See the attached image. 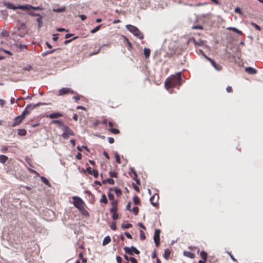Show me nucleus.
<instances>
[{
	"label": "nucleus",
	"instance_id": "nucleus-5",
	"mask_svg": "<svg viewBox=\"0 0 263 263\" xmlns=\"http://www.w3.org/2000/svg\"><path fill=\"white\" fill-rule=\"evenodd\" d=\"M63 131L62 137L65 139H68L69 136L74 135L73 132L67 125H65L62 128Z\"/></svg>",
	"mask_w": 263,
	"mask_h": 263
},
{
	"label": "nucleus",
	"instance_id": "nucleus-29",
	"mask_svg": "<svg viewBox=\"0 0 263 263\" xmlns=\"http://www.w3.org/2000/svg\"><path fill=\"white\" fill-rule=\"evenodd\" d=\"M133 201L135 204L136 205H140V200L139 197L136 195L133 198Z\"/></svg>",
	"mask_w": 263,
	"mask_h": 263
},
{
	"label": "nucleus",
	"instance_id": "nucleus-15",
	"mask_svg": "<svg viewBox=\"0 0 263 263\" xmlns=\"http://www.w3.org/2000/svg\"><path fill=\"white\" fill-rule=\"evenodd\" d=\"M111 204L112 205V208L110 210V212H117L118 210L117 205H118V201H111Z\"/></svg>",
	"mask_w": 263,
	"mask_h": 263
},
{
	"label": "nucleus",
	"instance_id": "nucleus-54",
	"mask_svg": "<svg viewBox=\"0 0 263 263\" xmlns=\"http://www.w3.org/2000/svg\"><path fill=\"white\" fill-rule=\"evenodd\" d=\"M126 210L131 211V203L130 202H128V204H127V205L126 206Z\"/></svg>",
	"mask_w": 263,
	"mask_h": 263
},
{
	"label": "nucleus",
	"instance_id": "nucleus-53",
	"mask_svg": "<svg viewBox=\"0 0 263 263\" xmlns=\"http://www.w3.org/2000/svg\"><path fill=\"white\" fill-rule=\"evenodd\" d=\"M110 228L115 231L116 230V222H112L110 226Z\"/></svg>",
	"mask_w": 263,
	"mask_h": 263
},
{
	"label": "nucleus",
	"instance_id": "nucleus-60",
	"mask_svg": "<svg viewBox=\"0 0 263 263\" xmlns=\"http://www.w3.org/2000/svg\"><path fill=\"white\" fill-rule=\"evenodd\" d=\"M52 40H53L54 42L57 41H58V35H57V34H53Z\"/></svg>",
	"mask_w": 263,
	"mask_h": 263
},
{
	"label": "nucleus",
	"instance_id": "nucleus-23",
	"mask_svg": "<svg viewBox=\"0 0 263 263\" xmlns=\"http://www.w3.org/2000/svg\"><path fill=\"white\" fill-rule=\"evenodd\" d=\"M111 241L110 237L109 236H106L103 241L102 245L103 246H105L109 243Z\"/></svg>",
	"mask_w": 263,
	"mask_h": 263
},
{
	"label": "nucleus",
	"instance_id": "nucleus-38",
	"mask_svg": "<svg viewBox=\"0 0 263 263\" xmlns=\"http://www.w3.org/2000/svg\"><path fill=\"white\" fill-rule=\"evenodd\" d=\"M145 235L143 230L140 231V238L141 240H143L145 239Z\"/></svg>",
	"mask_w": 263,
	"mask_h": 263
},
{
	"label": "nucleus",
	"instance_id": "nucleus-28",
	"mask_svg": "<svg viewBox=\"0 0 263 263\" xmlns=\"http://www.w3.org/2000/svg\"><path fill=\"white\" fill-rule=\"evenodd\" d=\"M100 201V202L103 203L104 204H107L108 203L107 199L105 194H103L102 195V197H101Z\"/></svg>",
	"mask_w": 263,
	"mask_h": 263
},
{
	"label": "nucleus",
	"instance_id": "nucleus-39",
	"mask_svg": "<svg viewBox=\"0 0 263 263\" xmlns=\"http://www.w3.org/2000/svg\"><path fill=\"white\" fill-rule=\"evenodd\" d=\"M115 158H116V162L120 164L121 163V162L120 155L117 152L115 153Z\"/></svg>",
	"mask_w": 263,
	"mask_h": 263
},
{
	"label": "nucleus",
	"instance_id": "nucleus-50",
	"mask_svg": "<svg viewBox=\"0 0 263 263\" xmlns=\"http://www.w3.org/2000/svg\"><path fill=\"white\" fill-rule=\"evenodd\" d=\"M19 48L21 50H22L24 49H27V46L26 45L20 44L19 45Z\"/></svg>",
	"mask_w": 263,
	"mask_h": 263
},
{
	"label": "nucleus",
	"instance_id": "nucleus-6",
	"mask_svg": "<svg viewBox=\"0 0 263 263\" xmlns=\"http://www.w3.org/2000/svg\"><path fill=\"white\" fill-rule=\"evenodd\" d=\"M28 32L27 27L24 23H21L18 28V32L17 34L21 36L24 37Z\"/></svg>",
	"mask_w": 263,
	"mask_h": 263
},
{
	"label": "nucleus",
	"instance_id": "nucleus-31",
	"mask_svg": "<svg viewBox=\"0 0 263 263\" xmlns=\"http://www.w3.org/2000/svg\"><path fill=\"white\" fill-rule=\"evenodd\" d=\"M200 257L203 259L204 261H206L207 258V253L202 251L200 252Z\"/></svg>",
	"mask_w": 263,
	"mask_h": 263
},
{
	"label": "nucleus",
	"instance_id": "nucleus-63",
	"mask_svg": "<svg viewBox=\"0 0 263 263\" xmlns=\"http://www.w3.org/2000/svg\"><path fill=\"white\" fill-rule=\"evenodd\" d=\"M125 235L128 239H132L133 238L132 236L128 232H125Z\"/></svg>",
	"mask_w": 263,
	"mask_h": 263
},
{
	"label": "nucleus",
	"instance_id": "nucleus-33",
	"mask_svg": "<svg viewBox=\"0 0 263 263\" xmlns=\"http://www.w3.org/2000/svg\"><path fill=\"white\" fill-rule=\"evenodd\" d=\"M109 131L110 132H111L112 134H118L120 133V131L119 129H117V128H110L109 129Z\"/></svg>",
	"mask_w": 263,
	"mask_h": 263
},
{
	"label": "nucleus",
	"instance_id": "nucleus-24",
	"mask_svg": "<svg viewBox=\"0 0 263 263\" xmlns=\"http://www.w3.org/2000/svg\"><path fill=\"white\" fill-rule=\"evenodd\" d=\"M102 183L103 184H105L106 183H109V184H111V185H113L115 184V181L111 179V178H107L105 180H103L102 181Z\"/></svg>",
	"mask_w": 263,
	"mask_h": 263
},
{
	"label": "nucleus",
	"instance_id": "nucleus-32",
	"mask_svg": "<svg viewBox=\"0 0 263 263\" xmlns=\"http://www.w3.org/2000/svg\"><path fill=\"white\" fill-rule=\"evenodd\" d=\"M79 211L81 212V213L85 216H89V213L88 211H87L85 209V206L83 207V208L81 209V210H79Z\"/></svg>",
	"mask_w": 263,
	"mask_h": 263
},
{
	"label": "nucleus",
	"instance_id": "nucleus-11",
	"mask_svg": "<svg viewBox=\"0 0 263 263\" xmlns=\"http://www.w3.org/2000/svg\"><path fill=\"white\" fill-rule=\"evenodd\" d=\"M159 195L155 194L150 198V202L154 206H157L158 204Z\"/></svg>",
	"mask_w": 263,
	"mask_h": 263
},
{
	"label": "nucleus",
	"instance_id": "nucleus-45",
	"mask_svg": "<svg viewBox=\"0 0 263 263\" xmlns=\"http://www.w3.org/2000/svg\"><path fill=\"white\" fill-rule=\"evenodd\" d=\"M132 227V224L130 223H127V224H123L122 225V228L123 229H128Z\"/></svg>",
	"mask_w": 263,
	"mask_h": 263
},
{
	"label": "nucleus",
	"instance_id": "nucleus-46",
	"mask_svg": "<svg viewBox=\"0 0 263 263\" xmlns=\"http://www.w3.org/2000/svg\"><path fill=\"white\" fill-rule=\"evenodd\" d=\"M100 123H101V121H99V120H96L93 123V128H96Z\"/></svg>",
	"mask_w": 263,
	"mask_h": 263
},
{
	"label": "nucleus",
	"instance_id": "nucleus-18",
	"mask_svg": "<svg viewBox=\"0 0 263 263\" xmlns=\"http://www.w3.org/2000/svg\"><path fill=\"white\" fill-rule=\"evenodd\" d=\"M18 9H22L23 10H29L31 9L32 6L30 5H19L17 6Z\"/></svg>",
	"mask_w": 263,
	"mask_h": 263
},
{
	"label": "nucleus",
	"instance_id": "nucleus-20",
	"mask_svg": "<svg viewBox=\"0 0 263 263\" xmlns=\"http://www.w3.org/2000/svg\"><path fill=\"white\" fill-rule=\"evenodd\" d=\"M5 6L8 9H13V10H16V9H18L17 6V7L14 6L13 5L10 3H6L5 4Z\"/></svg>",
	"mask_w": 263,
	"mask_h": 263
},
{
	"label": "nucleus",
	"instance_id": "nucleus-52",
	"mask_svg": "<svg viewBox=\"0 0 263 263\" xmlns=\"http://www.w3.org/2000/svg\"><path fill=\"white\" fill-rule=\"evenodd\" d=\"M78 37V36H75L73 38H72V39L71 40H66L65 42H64V44L65 45L67 44L68 43H70V42H71L72 41L74 40H76L77 39V38Z\"/></svg>",
	"mask_w": 263,
	"mask_h": 263
},
{
	"label": "nucleus",
	"instance_id": "nucleus-3",
	"mask_svg": "<svg viewBox=\"0 0 263 263\" xmlns=\"http://www.w3.org/2000/svg\"><path fill=\"white\" fill-rule=\"evenodd\" d=\"M127 28L139 39L141 40L143 39V33L136 27L129 25L127 26Z\"/></svg>",
	"mask_w": 263,
	"mask_h": 263
},
{
	"label": "nucleus",
	"instance_id": "nucleus-55",
	"mask_svg": "<svg viewBox=\"0 0 263 263\" xmlns=\"http://www.w3.org/2000/svg\"><path fill=\"white\" fill-rule=\"evenodd\" d=\"M8 150V147L5 146H3L1 149V151L3 153H6Z\"/></svg>",
	"mask_w": 263,
	"mask_h": 263
},
{
	"label": "nucleus",
	"instance_id": "nucleus-62",
	"mask_svg": "<svg viewBox=\"0 0 263 263\" xmlns=\"http://www.w3.org/2000/svg\"><path fill=\"white\" fill-rule=\"evenodd\" d=\"M116 259H117V261L118 262V263H121L122 259L120 256H117Z\"/></svg>",
	"mask_w": 263,
	"mask_h": 263
},
{
	"label": "nucleus",
	"instance_id": "nucleus-4",
	"mask_svg": "<svg viewBox=\"0 0 263 263\" xmlns=\"http://www.w3.org/2000/svg\"><path fill=\"white\" fill-rule=\"evenodd\" d=\"M72 200L74 206L79 210H81L83 207L85 206L84 202L79 197L73 196Z\"/></svg>",
	"mask_w": 263,
	"mask_h": 263
},
{
	"label": "nucleus",
	"instance_id": "nucleus-57",
	"mask_svg": "<svg viewBox=\"0 0 263 263\" xmlns=\"http://www.w3.org/2000/svg\"><path fill=\"white\" fill-rule=\"evenodd\" d=\"M226 90H227V91L229 93L233 92V89H232V87H231V86H228L226 88Z\"/></svg>",
	"mask_w": 263,
	"mask_h": 263
},
{
	"label": "nucleus",
	"instance_id": "nucleus-48",
	"mask_svg": "<svg viewBox=\"0 0 263 263\" xmlns=\"http://www.w3.org/2000/svg\"><path fill=\"white\" fill-rule=\"evenodd\" d=\"M126 40L127 41V45H128L127 48L129 50H131L132 49V44L127 39H126Z\"/></svg>",
	"mask_w": 263,
	"mask_h": 263
},
{
	"label": "nucleus",
	"instance_id": "nucleus-12",
	"mask_svg": "<svg viewBox=\"0 0 263 263\" xmlns=\"http://www.w3.org/2000/svg\"><path fill=\"white\" fill-rule=\"evenodd\" d=\"M130 172H131L130 173V175L131 177L133 178V179L136 181L137 184H140V181L137 178V174L136 171L133 168H131Z\"/></svg>",
	"mask_w": 263,
	"mask_h": 263
},
{
	"label": "nucleus",
	"instance_id": "nucleus-19",
	"mask_svg": "<svg viewBox=\"0 0 263 263\" xmlns=\"http://www.w3.org/2000/svg\"><path fill=\"white\" fill-rule=\"evenodd\" d=\"M183 255L186 256V257H187L190 258H191V259H193L195 257V254L191 252H189V251H184L183 252Z\"/></svg>",
	"mask_w": 263,
	"mask_h": 263
},
{
	"label": "nucleus",
	"instance_id": "nucleus-59",
	"mask_svg": "<svg viewBox=\"0 0 263 263\" xmlns=\"http://www.w3.org/2000/svg\"><path fill=\"white\" fill-rule=\"evenodd\" d=\"M31 9H33L35 10H42L43 9L39 6H37V7L32 6Z\"/></svg>",
	"mask_w": 263,
	"mask_h": 263
},
{
	"label": "nucleus",
	"instance_id": "nucleus-49",
	"mask_svg": "<svg viewBox=\"0 0 263 263\" xmlns=\"http://www.w3.org/2000/svg\"><path fill=\"white\" fill-rule=\"evenodd\" d=\"M129 261L132 263H138V261H137V259L136 258H135L134 257H129Z\"/></svg>",
	"mask_w": 263,
	"mask_h": 263
},
{
	"label": "nucleus",
	"instance_id": "nucleus-2",
	"mask_svg": "<svg viewBox=\"0 0 263 263\" xmlns=\"http://www.w3.org/2000/svg\"><path fill=\"white\" fill-rule=\"evenodd\" d=\"M39 106V104H36L35 105L30 104L27 105L22 114L14 118V121L11 126L12 127H15L20 125L25 119V117L30 114V111L34 109L36 106Z\"/></svg>",
	"mask_w": 263,
	"mask_h": 263
},
{
	"label": "nucleus",
	"instance_id": "nucleus-27",
	"mask_svg": "<svg viewBox=\"0 0 263 263\" xmlns=\"http://www.w3.org/2000/svg\"><path fill=\"white\" fill-rule=\"evenodd\" d=\"M41 179L43 182H44L46 185H48V186H50L51 184L49 181V180L45 178V177L42 176L41 177Z\"/></svg>",
	"mask_w": 263,
	"mask_h": 263
},
{
	"label": "nucleus",
	"instance_id": "nucleus-8",
	"mask_svg": "<svg viewBox=\"0 0 263 263\" xmlns=\"http://www.w3.org/2000/svg\"><path fill=\"white\" fill-rule=\"evenodd\" d=\"M74 92L71 89L68 87H64L59 90V95L63 96L68 93H74Z\"/></svg>",
	"mask_w": 263,
	"mask_h": 263
},
{
	"label": "nucleus",
	"instance_id": "nucleus-64",
	"mask_svg": "<svg viewBox=\"0 0 263 263\" xmlns=\"http://www.w3.org/2000/svg\"><path fill=\"white\" fill-rule=\"evenodd\" d=\"M133 187L137 192H139V189L137 185H136L135 184H133Z\"/></svg>",
	"mask_w": 263,
	"mask_h": 263
},
{
	"label": "nucleus",
	"instance_id": "nucleus-10",
	"mask_svg": "<svg viewBox=\"0 0 263 263\" xmlns=\"http://www.w3.org/2000/svg\"><path fill=\"white\" fill-rule=\"evenodd\" d=\"M205 58L211 63L212 65L214 67L215 69H216L218 71H220L221 69V66L217 64L213 59L211 58L206 57V55L204 56Z\"/></svg>",
	"mask_w": 263,
	"mask_h": 263
},
{
	"label": "nucleus",
	"instance_id": "nucleus-51",
	"mask_svg": "<svg viewBox=\"0 0 263 263\" xmlns=\"http://www.w3.org/2000/svg\"><path fill=\"white\" fill-rule=\"evenodd\" d=\"M228 254L230 256L231 258L233 261L237 262V260L236 259V258L234 257V256L231 254V252H228Z\"/></svg>",
	"mask_w": 263,
	"mask_h": 263
},
{
	"label": "nucleus",
	"instance_id": "nucleus-21",
	"mask_svg": "<svg viewBox=\"0 0 263 263\" xmlns=\"http://www.w3.org/2000/svg\"><path fill=\"white\" fill-rule=\"evenodd\" d=\"M144 54L146 59L148 58L151 54V50L149 48H144Z\"/></svg>",
	"mask_w": 263,
	"mask_h": 263
},
{
	"label": "nucleus",
	"instance_id": "nucleus-35",
	"mask_svg": "<svg viewBox=\"0 0 263 263\" xmlns=\"http://www.w3.org/2000/svg\"><path fill=\"white\" fill-rule=\"evenodd\" d=\"M111 191H109L108 193V198L111 201H117V200H115V199H114V195L112 193H111L110 192Z\"/></svg>",
	"mask_w": 263,
	"mask_h": 263
},
{
	"label": "nucleus",
	"instance_id": "nucleus-36",
	"mask_svg": "<svg viewBox=\"0 0 263 263\" xmlns=\"http://www.w3.org/2000/svg\"><path fill=\"white\" fill-rule=\"evenodd\" d=\"M170 254H171V253H170V250L168 249H166L164 251V253L163 256L165 259H167L168 258V257L170 256Z\"/></svg>",
	"mask_w": 263,
	"mask_h": 263
},
{
	"label": "nucleus",
	"instance_id": "nucleus-42",
	"mask_svg": "<svg viewBox=\"0 0 263 263\" xmlns=\"http://www.w3.org/2000/svg\"><path fill=\"white\" fill-rule=\"evenodd\" d=\"M251 26L254 27L256 30H257L258 31H260L261 28L260 27V26H258V25H257L256 24H255V23L251 22Z\"/></svg>",
	"mask_w": 263,
	"mask_h": 263
},
{
	"label": "nucleus",
	"instance_id": "nucleus-1",
	"mask_svg": "<svg viewBox=\"0 0 263 263\" xmlns=\"http://www.w3.org/2000/svg\"><path fill=\"white\" fill-rule=\"evenodd\" d=\"M182 84L181 82V72H178L176 74L172 75L167 78L164 82L166 89L168 90L170 88L179 86Z\"/></svg>",
	"mask_w": 263,
	"mask_h": 263
},
{
	"label": "nucleus",
	"instance_id": "nucleus-47",
	"mask_svg": "<svg viewBox=\"0 0 263 263\" xmlns=\"http://www.w3.org/2000/svg\"><path fill=\"white\" fill-rule=\"evenodd\" d=\"M40 17L38 18L36 21L37 22H38V24H39V27L40 28L42 26V17L41 16H39Z\"/></svg>",
	"mask_w": 263,
	"mask_h": 263
},
{
	"label": "nucleus",
	"instance_id": "nucleus-41",
	"mask_svg": "<svg viewBox=\"0 0 263 263\" xmlns=\"http://www.w3.org/2000/svg\"><path fill=\"white\" fill-rule=\"evenodd\" d=\"M109 174L110 177H113V178L117 177L118 174L115 171H110V172H109Z\"/></svg>",
	"mask_w": 263,
	"mask_h": 263
},
{
	"label": "nucleus",
	"instance_id": "nucleus-9",
	"mask_svg": "<svg viewBox=\"0 0 263 263\" xmlns=\"http://www.w3.org/2000/svg\"><path fill=\"white\" fill-rule=\"evenodd\" d=\"M160 230L159 229H156L155 231L154 236V240L155 241V245L157 247H158L160 245Z\"/></svg>",
	"mask_w": 263,
	"mask_h": 263
},
{
	"label": "nucleus",
	"instance_id": "nucleus-22",
	"mask_svg": "<svg viewBox=\"0 0 263 263\" xmlns=\"http://www.w3.org/2000/svg\"><path fill=\"white\" fill-rule=\"evenodd\" d=\"M115 191V192L117 196H120L122 194L121 191L119 189H118L117 187H115L114 189H109V191Z\"/></svg>",
	"mask_w": 263,
	"mask_h": 263
},
{
	"label": "nucleus",
	"instance_id": "nucleus-30",
	"mask_svg": "<svg viewBox=\"0 0 263 263\" xmlns=\"http://www.w3.org/2000/svg\"><path fill=\"white\" fill-rule=\"evenodd\" d=\"M227 29L229 30H232L235 32H236L237 33L239 34H241L242 32L241 31L239 30L238 29H237L236 28H234V27H229L227 28Z\"/></svg>",
	"mask_w": 263,
	"mask_h": 263
},
{
	"label": "nucleus",
	"instance_id": "nucleus-58",
	"mask_svg": "<svg viewBox=\"0 0 263 263\" xmlns=\"http://www.w3.org/2000/svg\"><path fill=\"white\" fill-rule=\"evenodd\" d=\"M108 141L109 143L110 144H112V143H114V142H115L114 139L112 137H108Z\"/></svg>",
	"mask_w": 263,
	"mask_h": 263
},
{
	"label": "nucleus",
	"instance_id": "nucleus-13",
	"mask_svg": "<svg viewBox=\"0 0 263 263\" xmlns=\"http://www.w3.org/2000/svg\"><path fill=\"white\" fill-rule=\"evenodd\" d=\"M87 172L90 175H93L95 178H97L99 175L98 172L96 170H92L91 167H88L86 169Z\"/></svg>",
	"mask_w": 263,
	"mask_h": 263
},
{
	"label": "nucleus",
	"instance_id": "nucleus-44",
	"mask_svg": "<svg viewBox=\"0 0 263 263\" xmlns=\"http://www.w3.org/2000/svg\"><path fill=\"white\" fill-rule=\"evenodd\" d=\"M112 213V219L115 220H117L119 218V215L117 212H111Z\"/></svg>",
	"mask_w": 263,
	"mask_h": 263
},
{
	"label": "nucleus",
	"instance_id": "nucleus-61",
	"mask_svg": "<svg viewBox=\"0 0 263 263\" xmlns=\"http://www.w3.org/2000/svg\"><path fill=\"white\" fill-rule=\"evenodd\" d=\"M108 125L110 128H112L113 126L116 125V123L113 122L109 121L108 123Z\"/></svg>",
	"mask_w": 263,
	"mask_h": 263
},
{
	"label": "nucleus",
	"instance_id": "nucleus-16",
	"mask_svg": "<svg viewBox=\"0 0 263 263\" xmlns=\"http://www.w3.org/2000/svg\"><path fill=\"white\" fill-rule=\"evenodd\" d=\"M245 71L247 73L251 74H255L257 73V70L255 69H254L251 67H246L245 68Z\"/></svg>",
	"mask_w": 263,
	"mask_h": 263
},
{
	"label": "nucleus",
	"instance_id": "nucleus-25",
	"mask_svg": "<svg viewBox=\"0 0 263 263\" xmlns=\"http://www.w3.org/2000/svg\"><path fill=\"white\" fill-rule=\"evenodd\" d=\"M8 159V157L5 155H0V162L5 163Z\"/></svg>",
	"mask_w": 263,
	"mask_h": 263
},
{
	"label": "nucleus",
	"instance_id": "nucleus-56",
	"mask_svg": "<svg viewBox=\"0 0 263 263\" xmlns=\"http://www.w3.org/2000/svg\"><path fill=\"white\" fill-rule=\"evenodd\" d=\"M234 11L236 12V13H239V14H241V9L239 8V7H237L234 10Z\"/></svg>",
	"mask_w": 263,
	"mask_h": 263
},
{
	"label": "nucleus",
	"instance_id": "nucleus-14",
	"mask_svg": "<svg viewBox=\"0 0 263 263\" xmlns=\"http://www.w3.org/2000/svg\"><path fill=\"white\" fill-rule=\"evenodd\" d=\"M63 114L60 112H54L51 114L47 116V117H49L50 119H55L58 118L59 117H63Z\"/></svg>",
	"mask_w": 263,
	"mask_h": 263
},
{
	"label": "nucleus",
	"instance_id": "nucleus-40",
	"mask_svg": "<svg viewBox=\"0 0 263 263\" xmlns=\"http://www.w3.org/2000/svg\"><path fill=\"white\" fill-rule=\"evenodd\" d=\"M55 51V49H53L52 50H50V51H47L46 52H43L42 53V55L43 57H45L46 56L47 54H51L53 52H54V51Z\"/></svg>",
	"mask_w": 263,
	"mask_h": 263
},
{
	"label": "nucleus",
	"instance_id": "nucleus-17",
	"mask_svg": "<svg viewBox=\"0 0 263 263\" xmlns=\"http://www.w3.org/2000/svg\"><path fill=\"white\" fill-rule=\"evenodd\" d=\"M51 123L52 124H58L59 128H62L64 125V123L63 121L59 120H54L51 121Z\"/></svg>",
	"mask_w": 263,
	"mask_h": 263
},
{
	"label": "nucleus",
	"instance_id": "nucleus-34",
	"mask_svg": "<svg viewBox=\"0 0 263 263\" xmlns=\"http://www.w3.org/2000/svg\"><path fill=\"white\" fill-rule=\"evenodd\" d=\"M65 10H66V7H63L60 8H57V9L54 8L53 9V11L55 12H62L65 11Z\"/></svg>",
	"mask_w": 263,
	"mask_h": 263
},
{
	"label": "nucleus",
	"instance_id": "nucleus-37",
	"mask_svg": "<svg viewBox=\"0 0 263 263\" xmlns=\"http://www.w3.org/2000/svg\"><path fill=\"white\" fill-rule=\"evenodd\" d=\"M135 215H137L139 213V208L137 206H135L133 208L132 210H131V211Z\"/></svg>",
	"mask_w": 263,
	"mask_h": 263
},
{
	"label": "nucleus",
	"instance_id": "nucleus-43",
	"mask_svg": "<svg viewBox=\"0 0 263 263\" xmlns=\"http://www.w3.org/2000/svg\"><path fill=\"white\" fill-rule=\"evenodd\" d=\"M101 25H99V26H97L96 27H95V28H93V29H92L91 31H90V32L91 33H96V32H97L100 28Z\"/></svg>",
	"mask_w": 263,
	"mask_h": 263
},
{
	"label": "nucleus",
	"instance_id": "nucleus-7",
	"mask_svg": "<svg viewBox=\"0 0 263 263\" xmlns=\"http://www.w3.org/2000/svg\"><path fill=\"white\" fill-rule=\"evenodd\" d=\"M124 250L125 251V253H128L130 255H133L134 253H135L136 254H140V251L134 247H132L130 248H129L128 247H125L124 248Z\"/></svg>",
	"mask_w": 263,
	"mask_h": 263
},
{
	"label": "nucleus",
	"instance_id": "nucleus-26",
	"mask_svg": "<svg viewBox=\"0 0 263 263\" xmlns=\"http://www.w3.org/2000/svg\"><path fill=\"white\" fill-rule=\"evenodd\" d=\"M17 134L20 136H24L27 134V131L25 129H18Z\"/></svg>",
	"mask_w": 263,
	"mask_h": 263
}]
</instances>
